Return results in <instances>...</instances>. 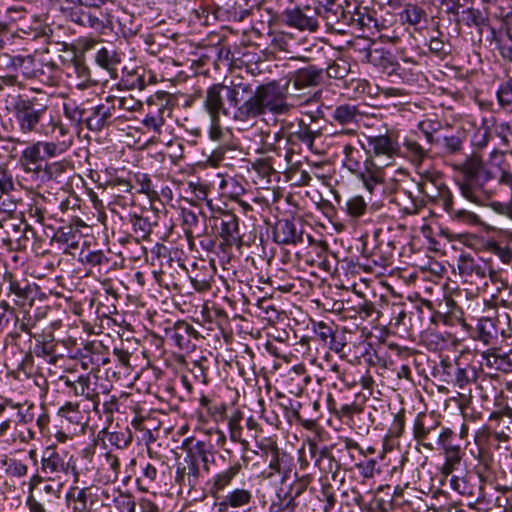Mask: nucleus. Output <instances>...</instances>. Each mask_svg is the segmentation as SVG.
I'll list each match as a JSON object with an SVG mask.
<instances>
[{
    "mask_svg": "<svg viewBox=\"0 0 512 512\" xmlns=\"http://www.w3.org/2000/svg\"><path fill=\"white\" fill-rule=\"evenodd\" d=\"M246 95L248 98L242 102L240 110L236 112L240 122H247L266 113L286 115L293 108V105L287 102L285 90L275 81L259 85Z\"/></svg>",
    "mask_w": 512,
    "mask_h": 512,
    "instance_id": "1",
    "label": "nucleus"
},
{
    "mask_svg": "<svg viewBox=\"0 0 512 512\" xmlns=\"http://www.w3.org/2000/svg\"><path fill=\"white\" fill-rule=\"evenodd\" d=\"M333 0H317L314 6L303 5L285 9L282 13L283 24L301 32L315 33L322 20L327 31L337 30L338 20L333 14Z\"/></svg>",
    "mask_w": 512,
    "mask_h": 512,
    "instance_id": "2",
    "label": "nucleus"
},
{
    "mask_svg": "<svg viewBox=\"0 0 512 512\" xmlns=\"http://www.w3.org/2000/svg\"><path fill=\"white\" fill-rule=\"evenodd\" d=\"M251 86L249 84L239 83L230 85L224 83H215L209 86L203 101L204 110L209 117L214 119L221 115L231 117L240 122L236 117V112L240 110L242 102L245 100V94L249 93Z\"/></svg>",
    "mask_w": 512,
    "mask_h": 512,
    "instance_id": "3",
    "label": "nucleus"
},
{
    "mask_svg": "<svg viewBox=\"0 0 512 512\" xmlns=\"http://www.w3.org/2000/svg\"><path fill=\"white\" fill-rule=\"evenodd\" d=\"M48 100L44 95H18L13 99L12 109L19 131L23 134H41L44 122L52 124Z\"/></svg>",
    "mask_w": 512,
    "mask_h": 512,
    "instance_id": "4",
    "label": "nucleus"
},
{
    "mask_svg": "<svg viewBox=\"0 0 512 512\" xmlns=\"http://www.w3.org/2000/svg\"><path fill=\"white\" fill-rule=\"evenodd\" d=\"M109 0H65L68 6L62 7L64 16L71 22L103 32L113 25L112 16L101 7Z\"/></svg>",
    "mask_w": 512,
    "mask_h": 512,
    "instance_id": "5",
    "label": "nucleus"
},
{
    "mask_svg": "<svg viewBox=\"0 0 512 512\" xmlns=\"http://www.w3.org/2000/svg\"><path fill=\"white\" fill-rule=\"evenodd\" d=\"M462 179L458 182L462 196L468 201L481 204L484 199V184L493 178L482 160L477 156L467 158L461 166Z\"/></svg>",
    "mask_w": 512,
    "mask_h": 512,
    "instance_id": "6",
    "label": "nucleus"
},
{
    "mask_svg": "<svg viewBox=\"0 0 512 512\" xmlns=\"http://www.w3.org/2000/svg\"><path fill=\"white\" fill-rule=\"evenodd\" d=\"M40 472L50 480H61L71 473L74 484L80 481V473L76 468L74 456L68 451L57 449L54 446H48L43 450Z\"/></svg>",
    "mask_w": 512,
    "mask_h": 512,
    "instance_id": "7",
    "label": "nucleus"
},
{
    "mask_svg": "<svg viewBox=\"0 0 512 512\" xmlns=\"http://www.w3.org/2000/svg\"><path fill=\"white\" fill-rule=\"evenodd\" d=\"M100 487L88 485L83 487L72 486L65 495L67 508L71 512H96L97 507H109L101 502Z\"/></svg>",
    "mask_w": 512,
    "mask_h": 512,
    "instance_id": "8",
    "label": "nucleus"
},
{
    "mask_svg": "<svg viewBox=\"0 0 512 512\" xmlns=\"http://www.w3.org/2000/svg\"><path fill=\"white\" fill-rule=\"evenodd\" d=\"M333 14L338 20L337 30H331V32H335L339 35H343L346 33L347 27H354L359 30H364L365 28H369L372 21L374 20L369 14L360 11V9L356 5H352L350 3H346V7H344L340 3H336L333 0Z\"/></svg>",
    "mask_w": 512,
    "mask_h": 512,
    "instance_id": "9",
    "label": "nucleus"
},
{
    "mask_svg": "<svg viewBox=\"0 0 512 512\" xmlns=\"http://www.w3.org/2000/svg\"><path fill=\"white\" fill-rule=\"evenodd\" d=\"M418 189L430 202L442 207L449 205L452 193L439 172L426 171L421 174Z\"/></svg>",
    "mask_w": 512,
    "mask_h": 512,
    "instance_id": "10",
    "label": "nucleus"
},
{
    "mask_svg": "<svg viewBox=\"0 0 512 512\" xmlns=\"http://www.w3.org/2000/svg\"><path fill=\"white\" fill-rule=\"evenodd\" d=\"M457 269L461 277L466 281L473 283L476 280H485L487 276L492 281L497 278V273L487 263L481 259H475L470 255L462 254L457 260Z\"/></svg>",
    "mask_w": 512,
    "mask_h": 512,
    "instance_id": "11",
    "label": "nucleus"
},
{
    "mask_svg": "<svg viewBox=\"0 0 512 512\" xmlns=\"http://www.w3.org/2000/svg\"><path fill=\"white\" fill-rule=\"evenodd\" d=\"M44 155L39 153L38 146H28L19 158V166L26 174L24 178L32 186H42V173H44Z\"/></svg>",
    "mask_w": 512,
    "mask_h": 512,
    "instance_id": "12",
    "label": "nucleus"
},
{
    "mask_svg": "<svg viewBox=\"0 0 512 512\" xmlns=\"http://www.w3.org/2000/svg\"><path fill=\"white\" fill-rule=\"evenodd\" d=\"M303 224L294 218H283L275 222L272 228V238L278 245L296 246L303 243Z\"/></svg>",
    "mask_w": 512,
    "mask_h": 512,
    "instance_id": "13",
    "label": "nucleus"
},
{
    "mask_svg": "<svg viewBox=\"0 0 512 512\" xmlns=\"http://www.w3.org/2000/svg\"><path fill=\"white\" fill-rule=\"evenodd\" d=\"M286 143L288 146L298 148V152L301 150V145H305L308 150L314 151V142L316 138L320 136V131L312 130L310 125L305 123L304 120L300 119L297 126L292 122H286Z\"/></svg>",
    "mask_w": 512,
    "mask_h": 512,
    "instance_id": "14",
    "label": "nucleus"
},
{
    "mask_svg": "<svg viewBox=\"0 0 512 512\" xmlns=\"http://www.w3.org/2000/svg\"><path fill=\"white\" fill-rule=\"evenodd\" d=\"M367 154L370 158L385 157L392 159L400 154V145L393 132L367 136Z\"/></svg>",
    "mask_w": 512,
    "mask_h": 512,
    "instance_id": "15",
    "label": "nucleus"
},
{
    "mask_svg": "<svg viewBox=\"0 0 512 512\" xmlns=\"http://www.w3.org/2000/svg\"><path fill=\"white\" fill-rule=\"evenodd\" d=\"M165 338L171 340L180 350L189 351L195 347L193 339H198L199 332L190 323L178 320L164 327Z\"/></svg>",
    "mask_w": 512,
    "mask_h": 512,
    "instance_id": "16",
    "label": "nucleus"
},
{
    "mask_svg": "<svg viewBox=\"0 0 512 512\" xmlns=\"http://www.w3.org/2000/svg\"><path fill=\"white\" fill-rule=\"evenodd\" d=\"M183 448L185 449L186 457L201 464L204 472H210V465L215 461V450L210 441L186 438L183 441Z\"/></svg>",
    "mask_w": 512,
    "mask_h": 512,
    "instance_id": "17",
    "label": "nucleus"
},
{
    "mask_svg": "<svg viewBox=\"0 0 512 512\" xmlns=\"http://www.w3.org/2000/svg\"><path fill=\"white\" fill-rule=\"evenodd\" d=\"M213 226L227 245L232 246L241 242L239 219L234 213L221 211L213 217Z\"/></svg>",
    "mask_w": 512,
    "mask_h": 512,
    "instance_id": "18",
    "label": "nucleus"
},
{
    "mask_svg": "<svg viewBox=\"0 0 512 512\" xmlns=\"http://www.w3.org/2000/svg\"><path fill=\"white\" fill-rule=\"evenodd\" d=\"M60 380L64 382L70 393L74 396H84L93 403V408L97 409L100 402L98 384L92 381L90 375H80L76 380L62 376Z\"/></svg>",
    "mask_w": 512,
    "mask_h": 512,
    "instance_id": "19",
    "label": "nucleus"
},
{
    "mask_svg": "<svg viewBox=\"0 0 512 512\" xmlns=\"http://www.w3.org/2000/svg\"><path fill=\"white\" fill-rule=\"evenodd\" d=\"M242 468V463L240 461H236L227 469L214 474L207 481L208 493L212 497L218 498L219 493L223 492L232 484L233 480L239 475Z\"/></svg>",
    "mask_w": 512,
    "mask_h": 512,
    "instance_id": "20",
    "label": "nucleus"
},
{
    "mask_svg": "<svg viewBox=\"0 0 512 512\" xmlns=\"http://www.w3.org/2000/svg\"><path fill=\"white\" fill-rule=\"evenodd\" d=\"M343 153V166L355 176L366 171L368 164L374 162L367 152L363 153L360 149L352 146L351 144H346L344 146Z\"/></svg>",
    "mask_w": 512,
    "mask_h": 512,
    "instance_id": "21",
    "label": "nucleus"
},
{
    "mask_svg": "<svg viewBox=\"0 0 512 512\" xmlns=\"http://www.w3.org/2000/svg\"><path fill=\"white\" fill-rule=\"evenodd\" d=\"M35 346L33 353L42 358L45 362L56 365L59 360V355L56 353L57 343L52 334H34Z\"/></svg>",
    "mask_w": 512,
    "mask_h": 512,
    "instance_id": "22",
    "label": "nucleus"
},
{
    "mask_svg": "<svg viewBox=\"0 0 512 512\" xmlns=\"http://www.w3.org/2000/svg\"><path fill=\"white\" fill-rule=\"evenodd\" d=\"M200 464L192 461L188 457H184L183 466L178 467L176 482L181 486H186L189 489H196L200 484L202 478Z\"/></svg>",
    "mask_w": 512,
    "mask_h": 512,
    "instance_id": "23",
    "label": "nucleus"
},
{
    "mask_svg": "<svg viewBox=\"0 0 512 512\" xmlns=\"http://www.w3.org/2000/svg\"><path fill=\"white\" fill-rule=\"evenodd\" d=\"M399 17L402 23L413 26L415 30H418L427 25L429 16L422 5L416 2H408L404 4Z\"/></svg>",
    "mask_w": 512,
    "mask_h": 512,
    "instance_id": "24",
    "label": "nucleus"
},
{
    "mask_svg": "<svg viewBox=\"0 0 512 512\" xmlns=\"http://www.w3.org/2000/svg\"><path fill=\"white\" fill-rule=\"evenodd\" d=\"M70 170V164L66 160L45 162L44 173H42V186L50 182H55L59 185L66 184L70 178Z\"/></svg>",
    "mask_w": 512,
    "mask_h": 512,
    "instance_id": "25",
    "label": "nucleus"
},
{
    "mask_svg": "<svg viewBox=\"0 0 512 512\" xmlns=\"http://www.w3.org/2000/svg\"><path fill=\"white\" fill-rule=\"evenodd\" d=\"M436 445L437 449H442L444 456H449L450 458H462L464 454L457 434L448 427L441 429L437 437Z\"/></svg>",
    "mask_w": 512,
    "mask_h": 512,
    "instance_id": "26",
    "label": "nucleus"
},
{
    "mask_svg": "<svg viewBox=\"0 0 512 512\" xmlns=\"http://www.w3.org/2000/svg\"><path fill=\"white\" fill-rule=\"evenodd\" d=\"M58 415L62 417V426L66 423L67 429H70V426H72L74 432L84 431L87 418L80 411L78 404L67 402L59 408Z\"/></svg>",
    "mask_w": 512,
    "mask_h": 512,
    "instance_id": "27",
    "label": "nucleus"
},
{
    "mask_svg": "<svg viewBox=\"0 0 512 512\" xmlns=\"http://www.w3.org/2000/svg\"><path fill=\"white\" fill-rule=\"evenodd\" d=\"M94 60L96 64L102 69H105L112 78L117 77V66L121 63V54L114 47H101L97 50Z\"/></svg>",
    "mask_w": 512,
    "mask_h": 512,
    "instance_id": "28",
    "label": "nucleus"
},
{
    "mask_svg": "<svg viewBox=\"0 0 512 512\" xmlns=\"http://www.w3.org/2000/svg\"><path fill=\"white\" fill-rule=\"evenodd\" d=\"M323 72V68H318L315 65L301 68L295 72L293 84L298 89L317 86L322 82Z\"/></svg>",
    "mask_w": 512,
    "mask_h": 512,
    "instance_id": "29",
    "label": "nucleus"
},
{
    "mask_svg": "<svg viewBox=\"0 0 512 512\" xmlns=\"http://www.w3.org/2000/svg\"><path fill=\"white\" fill-rule=\"evenodd\" d=\"M266 460L268 461V468L271 470L269 477L273 474H280L282 475L281 482L285 483L290 473L292 457L286 451L279 449L269 455Z\"/></svg>",
    "mask_w": 512,
    "mask_h": 512,
    "instance_id": "30",
    "label": "nucleus"
},
{
    "mask_svg": "<svg viewBox=\"0 0 512 512\" xmlns=\"http://www.w3.org/2000/svg\"><path fill=\"white\" fill-rule=\"evenodd\" d=\"M464 138L463 132H458L452 135L437 136L433 145L444 155H456L463 151Z\"/></svg>",
    "mask_w": 512,
    "mask_h": 512,
    "instance_id": "31",
    "label": "nucleus"
},
{
    "mask_svg": "<svg viewBox=\"0 0 512 512\" xmlns=\"http://www.w3.org/2000/svg\"><path fill=\"white\" fill-rule=\"evenodd\" d=\"M404 215H416L425 206V200L414 197L410 191L403 190L397 193L392 200Z\"/></svg>",
    "mask_w": 512,
    "mask_h": 512,
    "instance_id": "32",
    "label": "nucleus"
},
{
    "mask_svg": "<svg viewBox=\"0 0 512 512\" xmlns=\"http://www.w3.org/2000/svg\"><path fill=\"white\" fill-rule=\"evenodd\" d=\"M439 425V422L431 421L427 423L424 415H417L413 424L414 439L428 450H434L435 446L427 442L429 434L434 431Z\"/></svg>",
    "mask_w": 512,
    "mask_h": 512,
    "instance_id": "33",
    "label": "nucleus"
},
{
    "mask_svg": "<svg viewBox=\"0 0 512 512\" xmlns=\"http://www.w3.org/2000/svg\"><path fill=\"white\" fill-rule=\"evenodd\" d=\"M111 117L112 107L100 104L91 109L90 114L85 119V123L89 130L101 131Z\"/></svg>",
    "mask_w": 512,
    "mask_h": 512,
    "instance_id": "34",
    "label": "nucleus"
},
{
    "mask_svg": "<svg viewBox=\"0 0 512 512\" xmlns=\"http://www.w3.org/2000/svg\"><path fill=\"white\" fill-rule=\"evenodd\" d=\"M37 76L35 79L39 80L45 85L56 86L61 78V69L53 61H39L37 64Z\"/></svg>",
    "mask_w": 512,
    "mask_h": 512,
    "instance_id": "35",
    "label": "nucleus"
},
{
    "mask_svg": "<svg viewBox=\"0 0 512 512\" xmlns=\"http://www.w3.org/2000/svg\"><path fill=\"white\" fill-rule=\"evenodd\" d=\"M384 172L381 166L375 162L369 163L366 171L358 174L356 177L359 178L366 190L369 193H373L377 186H380L384 182Z\"/></svg>",
    "mask_w": 512,
    "mask_h": 512,
    "instance_id": "36",
    "label": "nucleus"
},
{
    "mask_svg": "<svg viewBox=\"0 0 512 512\" xmlns=\"http://www.w3.org/2000/svg\"><path fill=\"white\" fill-rule=\"evenodd\" d=\"M312 480L313 476L311 474L299 476L298 473L295 472L294 480L289 485L286 486L281 482V486L278 488L282 489L287 496L292 497V500L297 501L298 498L307 490Z\"/></svg>",
    "mask_w": 512,
    "mask_h": 512,
    "instance_id": "37",
    "label": "nucleus"
},
{
    "mask_svg": "<svg viewBox=\"0 0 512 512\" xmlns=\"http://www.w3.org/2000/svg\"><path fill=\"white\" fill-rule=\"evenodd\" d=\"M166 111H169V109L165 104H161L155 109L152 108L142 120L143 126L148 131H152L153 133L160 135L162 132V127L165 123L164 113Z\"/></svg>",
    "mask_w": 512,
    "mask_h": 512,
    "instance_id": "38",
    "label": "nucleus"
},
{
    "mask_svg": "<svg viewBox=\"0 0 512 512\" xmlns=\"http://www.w3.org/2000/svg\"><path fill=\"white\" fill-rule=\"evenodd\" d=\"M298 505V501L292 500V497L277 488L270 501L268 512H296Z\"/></svg>",
    "mask_w": 512,
    "mask_h": 512,
    "instance_id": "39",
    "label": "nucleus"
},
{
    "mask_svg": "<svg viewBox=\"0 0 512 512\" xmlns=\"http://www.w3.org/2000/svg\"><path fill=\"white\" fill-rule=\"evenodd\" d=\"M361 116L358 108L352 104H341L334 109L332 114V118L341 125L358 122Z\"/></svg>",
    "mask_w": 512,
    "mask_h": 512,
    "instance_id": "40",
    "label": "nucleus"
},
{
    "mask_svg": "<svg viewBox=\"0 0 512 512\" xmlns=\"http://www.w3.org/2000/svg\"><path fill=\"white\" fill-rule=\"evenodd\" d=\"M477 337L485 344H490L497 338L496 320L492 317H481L477 323Z\"/></svg>",
    "mask_w": 512,
    "mask_h": 512,
    "instance_id": "41",
    "label": "nucleus"
},
{
    "mask_svg": "<svg viewBox=\"0 0 512 512\" xmlns=\"http://www.w3.org/2000/svg\"><path fill=\"white\" fill-rule=\"evenodd\" d=\"M476 376L477 372L474 367L470 365H467L466 367H460L458 365L452 379H444V381L447 384H452L460 389H464L467 385L475 381Z\"/></svg>",
    "mask_w": 512,
    "mask_h": 512,
    "instance_id": "42",
    "label": "nucleus"
},
{
    "mask_svg": "<svg viewBox=\"0 0 512 512\" xmlns=\"http://www.w3.org/2000/svg\"><path fill=\"white\" fill-rule=\"evenodd\" d=\"M123 73L124 76L121 82L127 89L143 90L146 87L145 69L143 67H136L131 71H127V69L124 68Z\"/></svg>",
    "mask_w": 512,
    "mask_h": 512,
    "instance_id": "43",
    "label": "nucleus"
},
{
    "mask_svg": "<svg viewBox=\"0 0 512 512\" xmlns=\"http://www.w3.org/2000/svg\"><path fill=\"white\" fill-rule=\"evenodd\" d=\"M334 448H336V444L327 445L324 464L321 467L323 473H336L341 468L346 469V466L349 465V462L345 461L343 457H336L333 453Z\"/></svg>",
    "mask_w": 512,
    "mask_h": 512,
    "instance_id": "44",
    "label": "nucleus"
},
{
    "mask_svg": "<svg viewBox=\"0 0 512 512\" xmlns=\"http://www.w3.org/2000/svg\"><path fill=\"white\" fill-rule=\"evenodd\" d=\"M40 60L34 56H17L13 59V65L21 72L26 79H35L37 76V64Z\"/></svg>",
    "mask_w": 512,
    "mask_h": 512,
    "instance_id": "45",
    "label": "nucleus"
},
{
    "mask_svg": "<svg viewBox=\"0 0 512 512\" xmlns=\"http://www.w3.org/2000/svg\"><path fill=\"white\" fill-rule=\"evenodd\" d=\"M222 500L231 508H240L251 502L252 493L245 488H235L228 492Z\"/></svg>",
    "mask_w": 512,
    "mask_h": 512,
    "instance_id": "46",
    "label": "nucleus"
},
{
    "mask_svg": "<svg viewBox=\"0 0 512 512\" xmlns=\"http://www.w3.org/2000/svg\"><path fill=\"white\" fill-rule=\"evenodd\" d=\"M496 99L502 110L512 112V76L500 83L496 91Z\"/></svg>",
    "mask_w": 512,
    "mask_h": 512,
    "instance_id": "47",
    "label": "nucleus"
},
{
    "mask_svg": "<svg viewBox=\"0 0 512 512\" xmlns=\"http://www.w3.org/2000/svg\"><path fill=\"white\" fill-rule=\"evenodd\" d=\"M404 153L414 163L420 164L427 156L428 149L422 147L417 140L407 137L403 142Z\"/></svg>",
    "mask_w": 512,
    "mask_h": 512,
    "instance_id": "48",
    "label": "nucleus"
},
{
    "mask_svg": "<svg viewBox=\"0 0 512 512\" xmlns=\"http://www.w3.org/2000/svg\"><path fill=\"white\" fill-rule=\"evenodd\" d=\"M452 219L465 224H478L480 222L479 216L467 209H456L453 204V196L450 198L449 205L442 207Z\"/></svg>",
    "mask_w": 512,
    "mask_h": 512,
    "instance_id": "49",
    "label": "nucleus"
},
{
    "mask_svg": "<svg viewBox=\"0 0 512 512\" xmlns=\"http://www.w3.org/2000/svg\"><path fill=\"white\" fill-rule=\"evenodd\" d=\"M68 68L71 69L80 80V83L77 84L78 88L84 89L88 86V83L91 82L90 69L83 59L74 58L68 65Z\"/></svg>",
    "mask_w": 512,
    "mask_h": 512,
    "instance_id": "50",
    "label": "nucleus"
},
{
    "mask_svg": "<svg viewBox=\"0 0 512 512\" xmlns=\"http://www.w3.org/2000/svg\"><path fill=\"white\" fill-rule=\"evenodd\" d=\"M3 280L4 282L8 283V296L13 294L20 300L27 299L29 293L28 286H22L12 273L5 272L3 275Z\"/></svg>",
    "mask_w": 512,
    "mask_h": 512,
    "instance_id": "51",
    "label": "nucleus"
},
{
    "mask_svg": "<svg viewBox=\"0 0 512 512\" xmlns=\"http://www.w3.org/2000/svg\"><path fill=\"white\" fill-rule=\"evenodd\" d=\"M133 232L140 239H147L152 232V225L147 218L133 214L130 216Z\"/></svg>",
    "mask_w": 512,
    "mask_h": 512,
    "instance_id": "52",
    "label": "nucleus"
},
{
    "mask_svg": "<svg viewBox=\"0 0 512 512\" xmlns=\"http://www.w3.org/2000/svg\"><path fill=\"white\" fill-rule=\"evenodd\" d=\"M63 111L65 117H67L73 124L79 126L86 119V109L77 105L75 102H68L63 104Z\"/></svg>",
    "mask_w": 512,
    "mask_h": 512,
    "instance_id": "53",
    "label": "nucleus"
},
{
    "mask_svg": "<svg viewBox=\"0 0 512 512\" xmlns=\"http://www.w3.org/2000/svg\"><path fill=\"white\" fill-rule=\"evenodd\" d=\"M442 125L437 119H424L417 124V128L423 133L427 142L431 145L435 143L434 136L441 129Z\"/></svg>",
    "mask_w": 512,
    "mask_h": 512,
    "instance_id": "54",
    "label": "nucleus"
},
{
    "mask_svg": "<svg viewBox=\"0 0 512 512\" xmlns=\"http://www.w3.org/2000/svg\"><path fill=\"white\" fill-rule=\"evenodd\" d=\"M342 443H343L342 447H338L336 445V448H335L336 453H337L336 457H339V456L343 457L345 459V461L349 462V464L351 462H353V460H354V457L351 454L352 450H357L359 453H364L363 448L358 444V442H356L355 440H353L351 438H348V437L343 438Z\"/></svg>",
    "mask_w": 512,
    "mask_h": 512,
    "instance_id": "55",
    "label": "nucleus"
},
{
    "mask_svg": "<svg viewBox=\"0 0 512 512\" xmlns=\"http://www.w3.org/2000/svg\"><path fill=\"white\" fill-rule=\"evenodd\" d=\"M113 504L118 512H135L137 503L130 493L120 492L113 498Z\"/></svg>",
    "mask_w": 512,
    "mask_h": 512,
    "instance_id": "56",
    "label": "nucleus"
},
{
    "mask_svg": "<svg viewBox=\"0 0 512 512\" xmlns=\"http://www.w3.org/2000/svg\"><path fill=\"white\" fill-rule=\"evenodd\" d=\"M337 328L333 324H327L323 321L313 323V332L316 340L324 347L330 340V337Z\"/></svg>",
    "mask_w": 512,
    "mask_h": 512,
    "instance_id": "57",
    "label": "nucleus"
},
{
    "mask_svg": "<svg viewBox=\"0 0 512 512\" xmlns=\"http://www.w3.org/2000/svg\"><path fill=\"white\" fill-rule=\"evenodd\" d=\"M134 182L139 185V189L137 190L139 194H145L150 199L156 198L158 196L157 192L152 189V180L148 174H134Z\"/></svg>",
    "mask_w": 512,
    "mask_h": 512,
    "instance_id": "58",
    "label": "nucleus"
},
{
    "mask_svg": "<svg viewBox=\"0 0 512 512\" xmlns=\"http://www.w3.org/2000/svg\"><path fill=\"white\" fill-rule=\"evenodd\" d=\"M158 471L156 467L150 463H147L143 468L142 477L137 479L139 489L142 491H148L150 485L156 482Z\"/></svg>",
    "mask_w": 512,
    "mask_h": 512,
    "instance_id": "59",
    "label": "nucleus"
},
{
    "mask_svg": "<svg viewBox=\"0 0 512 512\" xmlns=\"http://www.w3.org/2000/svg\"><path fill=\"white\" fill-rule=\"evenodd\" d=\"M210 118V127L208 130V136L209 139L216 143H226L228 142L229 135L228 133L224 132L222 127L220 126V117L217 116L216 119L213 117Z\"/></svg>",
    "mask_w": 512,
    "mask_h": 512,
    "instance_id": "60",
    "label": "nucleus"
},
{
    "mask_svg": "<svg viewBox=\"0 0 512 512\" xmlns=\"http://www.w3.org/2000/svg\"><path fill=\"white\" fill-rule=\"evenodd\" d=\"M367 204L362 196H354L346 202V212L349 216L358 218L365 214Z\"/></svg>",
    "mask_w": 512,
    "mask_h": 512,
    "instance_id": "61",
    "label": "nucleus"
},
{
    "mask_svg": "<svg viewBox=\"0 0 512 512\" xmlns=\"http://www.w3.org/2000/svg\"><path fill=\"white\" fill-rule=\"evenodd\" d=\"M380 65L389 76L396 75L402 77L404 69L399 63L394 62L393 56L390 52L382 53L380 57Z\"/></svg>",
    "mask_w": 512,
    "mask_h": 512,
    "instance_id": "62",
    "label": "nucleus"
},
{
    "mask_svg": "<svg viewBox=\"0 0 512 512\" xmlns=\"http://www.w3.org/2000/svg\"><path fill=\"white\" fill-rule=\"evenodd\" d=\"M492 39L503 60L512 63V41L504 42L503 38L497 35L496 30L491 28Z\"/></svg>",
    "mask_w": 512,
    "mask_h": 512,
    "instance_id": "63",
    "label": "nucleus"
},
{
    "mask_svg": "<svg viewBox=\"0 0 512 512\" xmlns=\"http://www.w3.org/2000/svg\"><path fill=\"white\" fill-rule=\"evenodd\" d=\"M495 133L501 139L502 144L509 146L512 142V120L497 124Z\"/></svg>",
    "mask_w": 512,
    "mask_h": 512,
    "instance_id": "64",
    "label": "nucleus"
}]
</instances>
